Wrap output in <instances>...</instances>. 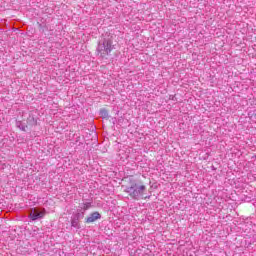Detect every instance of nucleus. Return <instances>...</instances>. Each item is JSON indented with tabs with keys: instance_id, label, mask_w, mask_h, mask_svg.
<instances>
[{
	"instance_id": "nucleus-1",
	"label": "nucleus",
	"mask_w": 256,
	"mask_h": 256,
	"mask_svg": "<svg viewBox=\"0 0 256 256\" xmlns=\"http://www.w3.org/2000/svg\"><path fill=\"white\" fill-rule=\"evenodd\" d=\"M124 184L122 185L125 193H128L130 197L133 199H138V197H143L147 188L145 184L135 176L126 177L124 180ZM144 199H147V196H144Z\"/></svg>"
},
{
	"instance_id": "nucleus-2",
	"label": "nucleus",
	"mask_w": 256,
	"mask_h": 256,
	"mask_svg": "<svg viewBox=\"0 0 256 256\" xmlns=\"http://www.w3.org/2000/svg\"><path fill=\"white\" fill-rule=\"evenodd\" d=\"M113 42L111 40H104L102 45H99L98 51L101 55V57H107L111 51H113Z\"/></svg>"
},
{
	"instance_id": "nucleus-3",
	"label": "nucleus",
	"mask_w": 256,
	"mask_h": 256,
	"mask_svg": "<svg viewBox=\"0 0 256 256\" xmlns=\"http://www.w3.org/2000/svg\"><path fill=\"white\" fill-rule=\"evenodd\" d=\"M45 215H47V210H45V208H42L41 210L32 208L29 217L32 221H37V219H43Z\"/></svg>"
},
{
	"instance_id": "nucleus-4",
	"label": "nucleus",
	"mask_w": 256,
	"mask_h": 256,
	"mask_svg": "<svg viewBox=\"0 0 256 256\" xmlns=\"http://www.w3.org/2000/svg\"><path fill=\"white\" fill-rule=\"evenodd\" d=\"M98 219H101V214L99 212H93L85 219V223H95Z\"/></svg>"
},
{
	"instance_id": "nucleus-5",
	"label": "nucleus",
	"mask_w": 256,
	"mask_h": 256,
	"mask_svg": "<svg viewBox=\"0 0 256 256\" xmlns=\"http://www.w3.org/2000/svg\"><path fill=\"white\" fill-rule=\"evenodd\" d=\"M100 115L103 119H109V113L105 109L100 110Z\"/></svg>"
},
{
	"instance_id": "nucleus-6",
	"label": "nucleus",
	"mask_w": 256,
	"mask_h": 256,
	"mask_svg": "<svg viewBox=\"0 0 256 256\" xmlns=\"http://www.w3.org/2000/svg\"><path fill=\"white\" fill-rule=\"evenodd\" d=\"M90 208H91V203H85V204L83 205L84 211H87V209H90Z\"/></svg>"
}]
</instances>
